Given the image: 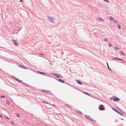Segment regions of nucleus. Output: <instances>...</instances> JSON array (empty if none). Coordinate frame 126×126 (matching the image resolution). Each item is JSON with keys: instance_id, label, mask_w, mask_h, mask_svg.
<instances>
[{"instance_id": "obj_1", "label": "nucleus", "mask_w": 126, "mask_h": 126, "mask_svg": "<svg viewBox=\"0 0 126 126\" xmlns=\"http://www.w3.org/2000/svg\"><path fill=\"white\" fill-rule=\"evenodd\" d=\"M48 20H49L50 22L52 23H55L54 19V18L52 17H49V16H48Z\"/></svg>"}, {"instance_id": "obj_2", "label": "nucleus", "mask_w": 126, "mask_h": 126, "mask_svg": "<svg viewBox=\"0 0 126 126\" xmlns=\"http://www.w3.org/2000/svg\"><path fill=\"white\" fill-rule=\"evenodd\" d=\"M52 74L57 78H61L62 77L61 75L58 74L56 73H52Z\"/></svg>"}, {"instance_id": "obj_3", "label": "nucleus", "mask_w": 126, "mask_h": 126, "mask_svg": "<svg viewBox=\"0 0 126 126\" xmlns=\"http://www.w3.org/2000/svg\"><path fill=\"white\" fill-rule=\"evenodd\" d=\"M85 117L88 119L89 120H90L92 121H94L95 122L96 121L95 120H93V119H92V118H91L90 116H88L87 115H85Z\"/></svg>"}, {"instance_id": "obj_4", "label": "nucleus", "mask_w": 126, "mask_h": 126, "mask_svg": "<svg viewBox=\"0 0 126 126\" xmlns=\"http://www.w3.org/2000/svg\"><path fill=\"white\" fill-rule=\"evenodd\" d=\"M100 107L99 108V110H104L105 109V108L104 107V106L102 105H100Z\"/></svg>"}, {"instance_id": "obj_5", "label": "nucleus", "mask_w": 126, "mask_h": 126, "mask_svg": "<svg viewBox=\"0 0 126 126\" xmlns=\"http://www.w3.org/2000/svg\"><path fill=\"white\" fill-rule=\"evenodd\" d=\"M13 41H14V43L15 45L16 46H18L19 45L18 43L17 42H16V41L14 40L13 39Z\"/></svg>"}, {"instance_id": "obj_6", "label": "nucleus", "mask_w": 126, "mask_h": 126, "mask_svg": "<svg viewBox=\"0 0 126 126\" xmlns=\"http://www.w3.org/2000/svg\"><path fill=\"white\" fill-rule=\"evenodd\" d=\"M56 80L58 81H60L62 83H64V80L61 79H57Z\"/></svg>"}, {"instance_id": "obj_7", "label": "nucleus", "mask_w": 126, "mask_h": 126, "mask_svg": "<svg viewBox=\"0 0 126 126\" xmlns=\"http://www.w3.org/2000/svg\"><path fill=\"white\" fill-rule=\"evenodd\" d=\"M114 100L115 101H119L120 99L118 97H116L114 96Z\"/></svg>"}, {"instance_id": "obj_8", "label": "nucleus", "mask_w": 126, "mask_h": 126, "mask_svg": "<svg viewBox=\"0 0 126 126\" xmlns=\"http://www.w3.org/2000/svg\"><path fill=\"white\" fill-rule=\"evenodd\" d=\"M112 109L115 111L117 112V113H118L119 114H120V115H122V114L120 112H119L118 111H117L116 109H115L114 108H112Z\"/></svg>"}, {"instance_id": "obj_9", "label": "nucleus", "mask_w": 126, "mask_h": 126, "mask_svg": "<svg viewBox=\"0 0 126 126\" xmlns=\"http://www.w3.org/2000/svg\"><path fill=\"white\" fill-rule=\"evenodd\" d=\"M15 79H16L17 81L19 82H22V80H19V79H18L15 78Z\"/></svg>"}, {"instance_id": "obj_10", "label": "nucleus", "mask_w": 126, "mask_h": 126, "mask_svg": "<svg viewBox=\"0 0 126 126\" xmlns=\"http://www.w3.org/2000/svg\"><path fill=\"white\" fill-rule=\"evenodd\" d=\"M77 113L80 114H82V112L81 111H80L78 110H77Z\"/></svg>"}, {"instance_id": "obj_11", "label": "nucleus", "mask_w": 126, "mask_h": 126, "mask_svg": "<svg viewBox=\"0 0 126 126\" xmlns=\"http://www.w3.org/2000/svg\"><path fill=\"white\" fill-rule=\"evenodd\" d=\"M43 91L44 92H46L47 93H50V92L49 91H48V90H47V91H46V90H43V91Z\"/></svg>"}, {"instance_id": "obj_12", "label": "nucleus", "mask_w": 126, "mask_h": 126, "mask_svg": "<svg viewBox=\"0 0 126 126\" xmlns=\"http://www.w3.org/2000/svg\"><path fill=\"white\" fill-rule=\"evenodd\" d=\"M77 82L78 83L80 84H82V83L79 80H77Z\"/></svg>"}, {"instance_id": "obj_13", "label": "nucleus", "mask_w": 126, "mask_h": 126, "mask_svg": "<svg viewBox=\"0 0 126 126\" xmlns=\"http://www.w3.org/2000/svg\"><path fill=\"white\" fill-rule=\"evenodd\" d=\"M43 102H44L46 104H49L48 102L46 100H44L43 101Z\"/></svg>"}, {"instance_id": "obj_14", "label": "nucleus", "mask_w": 126, "mask_h": 126, "mask_svg": "<svg viewBox=\"0 0 126 126\" xmlns=\"http://www.w3.org/2000/svg\"><path fill=\"white\" fill-rule=\"evenodd\" d=\"M83 93L86 95L90 96V95L89 94L86 92H84Z\"/></svg>"}, {"instance_id": "obj_15", "label": "nucleus", "mask_w": 126, "mask_h": 126, "mask_svg": "<svg viewBox=\"0 0 126 126\" xmlns=\"http://www.w3.org/2000/svg\"><path fill=\"white\" fill-rule=\"evenodd\" d=\"M112 59L119 60L120 58H113Z\"/></svg>"}, {"instance_id": "obj_16", "label": "nucleus", "mask_w": 126, "mask_h": 126, "mask_svg": "<svg viewBox=\"0 0 126 126\" xmlns=\"http://www.w3.org/2000/svg\"><path fill=\"white\" fill-rule=\"evenodd\" d=\"M107 66H108V69L110 70H111V69H110V67H109V65H108V63H107Z\"/></svg>"}, {"instance_id": "obj_17", "label": "nucleus", "mask_w": 126, "mask_h": 126, "mask_svg": "<svg viewBox=\"0 0 126 126\" xmlns=\"http://www.w3.org/2000/svg\"><path fill=\"white\" fill-rule=\"evenodd\" d=\"M110 19L112 21H113L114 20V19L112 17H110Z\"/></svg>"}, {"instance_id": "obj_18", "label": "nucleus", "mask_w": 126, "mask_h": 126, "mask_svg": "<svg viewBox=\"0 0 126 126\" xmlns=\"http://www.w3.org/2000/svg\"><path fill=\"white\" fill-rule=\"evenodd\" d=\"M38 72L39 73H40L41 74H46L45 73H43L42 72H39L38 71Z\"/></svg>"}, {"instance_id": "obj_19", "label": "nucleus", "mask_w": 126, "mask_h": 126, "mask_svg": "<svg viewBox=\"0 0 126 126\" xmlns=\"http://www.w3.org/2000/svg\"><path fill=\"white\" fill-rule=\"evenodd\" d=\"M117 26H118V28H119V29H120L121 28V26H120V25H119V24H118L117 25Z\"/></svg>"}, {"instance_id": "obj_20", "label": "nucleus", "mask_w": 126, "mask_h": 126, "mask_svg": "<svg viewBox=\"0 0 126 126\" xmlns=\"http://www.w3.org/2000/svg\"><path fill=\"white\" fill-rule=\"evenodd\" d=\"M22 68H23L24 69H28V68H27V67H24L23 66H22Z\"/></svg>"}, {"instance_id": "obj_21", "label": "nucleus", "mask_w": 126, "mask_h": 126, "mask_svg": "<svg viewBox=\"0 0 126 126\" xmlns=\"http://www.w3.org/2000/svg\"><path fill=\"white\" fill-rule=\"evenodd\" d=\"M115 48L116 49H119V48L118 47H117L116 46H115Z\"/></svg>"}, {"instance_id": "obj_22", "label": "nucleus", "mask_w": 126, "mask_h": 126, "mask_svg": "<svg viewBox=\"0 0 126 126\" xmlns=\"http://www.w3.org/2000/svg\"><path fill=\"white\" fill-rule=\"evenodd\" d=\"M119 60H120L121 61H122L123 62H124L125 63H126L124 61V60H122V59H120H120H119Z\"/></svg>"}, {"instance_id": "obj_23", "label": "nucleus", "mask_w": 126, "mask_h": 126, "mask_svg": "<svg viewBox=\"0 0 126 126\" xmlns=\"http://www.w3.org/2000/svg\"><path fill=\"white\" fill-rule=\"evenodd\" d=\"M110 99L111 100H114V99H113V98L112 97L110 98Z\"/></svg>"}, {"instance_id": "obj_24", "label": "nucleus", "mask_w": 126, "mask_h": 126, "mask_svg": "<svg viewBox=\"0 0 126 126\" xmlns=\"http://www.w3.org/2000/svg\"><path fill=\"white\" fill-rule=\"evenodd\" d=\"M98 20H102V19L101 18H98Z\"/></svg>"}, {"instance_id": "obj_25", "label": "nucleus", "mask_w": 126, "mask_h": 126, "mask_svg": "<svg viewBox=\"0 0 126 126\" xmlns=\"http://www.w3.org/2000/svg\"><path fill=\"white\" fill-rule=\"evenodd\" d=\"M121 53L122 54L123 56H124L125 55V54H124V53H123V52H121Z\"/></svg>"}, {"instance_id": "obj_26", "label": "nucleus", "mask_w": 126, "mask_h": 126, "mask_svg": "<svg viewBox=\"0 0 126 126\" xmlns=\"http://www.w3.org/2000/svg\"><path fill=\"white\" fill-rule=\"evenodd\" d=\"M6 103L8 105H9V104H10L9 102L8 101H6Z\"/></svg>"}, {"instance_id": "obj_27", "label": "nucleus", "mask_w": 126, "mask_h": 126, "mask_svg": "<svg viewBox=\"0 0 126 126\" xmlns=\"http://www.w3.org/2000/svg\"><path fill=\"white\" fill-rule=\"evenodd\" d=\"M114 23L115 24H117L118 23V21L117 20H115L114 21Z\"/></svg>"}, {"instance_id": "obj_28", "label": "nucleus", "mask_w": 126, "mask_h": 126, "mask_svg": "<svg viewBox=\"0 0 126 126\" xmlns=\"http://www.w3.org/2000/svg\"><path fill=\"white\" fill-rule=\"evenodd\" d=\"M66 105L68 107H69L71 108V107L69 105L66 104Z\"/></svg>"}, {"instance_id": "obj_29", "label": "nucleus", "mask_w": 126, "mask_h": 126, "mask_svg": "<svg viewBox=\"0 0 126 126\" xmlns=\"http://www.w3.org/2000/svg\"><path fill=\"white\" fill-rule=\"evenodd\" d=\"M1 98H5V96H1Z\"/></svg>"}, {"instance_id": "obj_30", "label": "nucleus", "mask_w": 126, "mask_h": 126, "mask_svg": "<svg viewBox=\"0 0 126 126\" xmlns=\"http://www.w3.org/2000/svg\"><path fill=\"white\" fill-rule=\"evenodd\" d=\"M104 41H105L106 42V41H107L108 40V39H107L105 38L104 39Z\"/></svg>"}, {"instance_id": "obj_31", "label": "nucleus", "mask_w": 126, "mask_h": 126, "mask_svg": "<svg viewBox=\"0 0 126 126\" xmlns=\"http://www.w3.org/2000/svg\"><path fill=\"white\" fill-rule=\"evenodd\" d=\"M104 1H106L108 3L109 2V1H108V0H104Z\"/></svg>"}, {"instance_id": "obj_32", "label": "nucleus", "mask_w": 126, "mask_h": 126, "mask_svg": "<svg viewBox=\"0 0 126 126\" xmlns=\"http://www.w3.org/2000/svg\"><path fill=\"white\" fill-rule=\"evenodd\" d=\"M109 45L110 46H112V45L110 43H109Z\"/></svg>"}, {"instance_id": "obj_33", "label": "nucleus", "mask_w": 126, "mask_h": 126, "mask_svg": "<svg viewBox=\"0 0 126 126\" xmlns=\"http://www.w3.org/2000/svg\"><path fill=\"white\" fill-rule=\"evenodd\" d=\"M17 116L18 117H20V115L19 114H17Z\"/></svg>"}, {"instance_id": "obj_34", "label": "nucleus", "mask_w": 126, "mask_h": 126, "mask_svg": "<svg viewBox=\"0 0 126 126\" xmlns=\"http://www.w3.org/2000/svg\"><path fill=\"white\" fill-rule=\"evenodd\" d=\"M12 77L13 78L15 79V78H16L14 76H12Z\"/></svg>"}, {"instance_id": "obj_35", "label": "nucleus", "mask_w": 126, "mask_h": 126, "mask_svg": "<svg viewBox=\"0 0 126 126\" xmlns=\"http://www.w3.org/2000/svg\"><path fill=\"white\" fill-rule=\"evenodd\" d=\"M5 117L8 119H9V118L8 117Z\"/></svg>"}, {"instance_id": "obj_36", "label": "nucleus", "mask_w": 126, "mask_h": 126, "mask_svg": "<svg viewBox=\"0 0 126 126\" xmlns=\"http://www.w3.org/2000/svg\"><path fill=\"white\" fill-rule=\"evenodd\" d=\"M22 66H22V65H19V67H22Z\"/></svg>"}, {"instance_id": "obj_37", "label": "nucleus", "mask_w": 126, "mask_h": 126, "mask_svg": "<svg viewBox=\"0 0 126 126\" xmlns=\"http://www.w3.org/2000/svg\"><path fill=\"white\" fill-rule=\"evenodd\" d=\"M20 1L21 2H22V1H23V0H20Z\"/></svg>"}, {"instance_id": "obj_38", "label": "nucleus", "mask_w": 126, "mask_h": 126, "mask_svg": "<svg viewBox=\"0 0 126 126\" xmlns=\"http://www.w3.org/2000/svg\"><path fill=\"white\" fill-rule=\"evenodd\" d=\"M22 83L23 84H26V85H27L26 84V83Z\"/></svg>"}, {"instance_id": "obj_39", "label": "nucleus", "mask_w": 126, "mask_h": 126, "mask_svg": "<svg viewBox=\"0 0 126 126\" xmlns=\"http://www.w3.org/2000/svg\"><path fill=\"white\" fill-rule=\"evenodd\" d=\"M11 123L12 124H14V123L13 122H11Z\"/></svg>"}, {"instance_id": "obj_40", "label": "nucleus", "mask_w": 126, "mask_h": 126, "mask_svg": "<svg viewBox=\"0 0 126 126\" xmlns=\"http://www.w3.org/2000/svg\"><path fill=\"white\" fill-rule=\"evenodd\" d=\"M6 9L7 11H9V9L8 8H7Z\"/></svg>"}, {"instance_id": "obj_41", "label": "nucleus", "mask_w": 126, "mask_h": 126, "mask_svg": "<svg viewBox=\"0 0 126 126\" xmlns=\"http://www.w3.org/2000/svg\"><path fill=\"white\" fill-rule=\"evenodd\" d=\"M2 117V115H0V117Z\"/></svg>"}, {"instance_id": "obj_42", "label": "nucleus", "mask_w": 126, "mask_h": 126, "mask_svg": "<svg viewBox=\"0 0 126 126\" xmlns=\"http://www.w3.org/2000/svg\"><path fill=\"white\" fill-rule=\"evenodd\" d=\"M40 54H41V55H44V54H42L41 53H40Z\"/></svg>"}, {"instance_id": "obj_43", "label": "nucleus", "mask_w": 126, "mask_h": 126, "mask_svg": "<svg viewBox=\"0 0 126 126\" xmlns=\"http://www.w3.org/2000/svg\"><path fill=\"white\" fill-rule=\"evenodd\" d=\"M53 106H55V105H53Z\"/></svg>"}, {"instance_id": "obj_44", "label": "nucleus", "mask_w": 126, "mask_h": 126, "mask_svg": "<svg viewBox=\"0 0 126 126\" xmlns=\"http://www.w3.org/2000/svg\"><path fill=\"white\" fill-rule=\"evenodd\" d=\"M50 64H52L51 63H50Z\"/></svg>"}]
</instances>
